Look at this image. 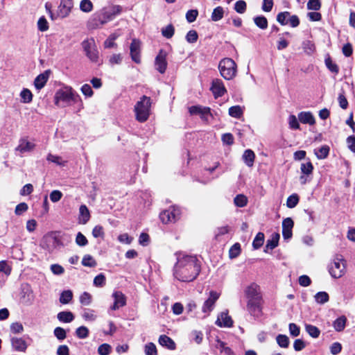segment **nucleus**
Masks as SVG:
<instances>
[{
    "label": "nucleus",
    "mask_w": 355,
    "mask_h": 355,
    "mask_svg": "<svg viewBox=\"0 0 355 355\" xmlns=\"http://www.w3.org/2000/svg\"><path fill=\"white\" fill-rule=\"evenodd\" d=\"M49 23L46 19L44 16L40 17L37 21V28L39 31L42 32L46 31L49 29Z\"/></svg>",
    "instance_id": "53"
},
{
    "label": "nucleus",
    "mask_w": 355,
    "mask_h": 355,
    "mask_svg": "<svg viewBox=\"0 0 355 355\" xmlns=\"http://www.w3.org/2000/svg\"><path fill=\"white\" fill-rule=\"evenodd\" d=\"M177 262L173 268L175 277L181 282H190L199 275L200 266L196 257L176 254Z\"/></svg>",
    "instance_id": "1"
},
{
    "label": "nucleus",
    "mask_w": 355,
    "mask_h": 355,
    "mask_svg": "<svg viewBox=\"0 0 355 355\" xmlns=\"http://www.w3.org/2000/svg\"><path fill=\"white\" fill-rule=\"evenodd\" d=\"M241 253V245L239 243H234L229 250V256L231 259L237 257Z\"/></svg>",
    "instance_id": "46"
},
{
    "label": "nucleus",
    "mask_w": 355,
    "mask_h": 355,
    "mask_svg": "<svg viewBox=\"0 0 355 355\" xmlns=\"http://www.w3.org/2000/svg\"><path fill=\"white\" fill-rule=\"evenodd\" d=\"M35 145L29 141L26 138H21L19 141V144L16 147L15 150L21 154L32 151L35 148Z\"/></svg>",
    "instance_id": "17"
},
{
    "label": "nucleus",
    "mask_w": 355,
    "mask_h": 355,
    "mask_svg": "<svg viewBox=\"0 0 355 355\" xmlns=\"http://www.w3.org/2000/svg\"><path fill=\"white\" fill-rule=\"evenodd\" d=\"M242 158L248 166L252 167L255 158L254 153L250 149L245 150L243 154Z\"/></svg>",
    "instance_id": "26"
},
{
    "label": "nucleus",
    "mask_w": 355,
    "mask_h": 355,
    "mask_svg": "<svg viewBox=\"0 0 355 355\" xmlns=\"http://www.w3.org/2000/svg\"><path fill=\"white\" fill-rule=\"evenodd\" d=\"M329 153V147L326 145L322 146L314 150L315 155L320 159L326 158L328 156Z\"/></svg>",
    "instance_id": "29"
},
{
    "label": "nucleus",
    "mask_w": 355,
    "mask_h": 355,
    "mask_svg": "<svg viewBox=\"0 0 355 355\" xmlns=\"http://www.w3.org/2000/svg\"><path fill=\"white\" fill-rule=\"evenodd\" d=\"M90 218V213L86 205H82L79 208L78 222L80 224H86Z\"/></svg>",
    "instance_id": "22"
},
{
    "label": "nucleus",
    "mask_w": 355,
    "mask_h": 355,
    "mask_svg": "<svg viewBox=\"0 0 355 355\" xmlns=\"http://www.w3.org/2000/svg\"><path fill=\"white\" fill-rule=\"evenodd\" d=\"M228 113L232 117L240 119L243 116V110L241 106L234 105L229 108Z\"/></svg>",
    "instance_id": "31"
},
{
    "label": "nucleus",
    "mask_w": 355,
    "mask_h": 355,
    "mask_svg": "<svg viewBox=\"0 0 355 355\" xmlns=\"http://www.w3.org/2000/svg\"><path fill=\"white\" fill-rule=\"evenodd\" d=\"M82 317L86 321H94L97 318L95 311L89 309H84Z\"/></svg>",
    "instance_id": "37"
},
{
    "label": "nucleus",
    "mask_w": 355,
    "mask_h": 355,
    "mask_svg": "<svg viewBox=\"0 0 355 355\" xmlns=\"http://www.w3.org/2000/svg\"><path fill=\"white\" fill-rule=\"evenodd\" d=\"M174 27L171 24H169L165 28H162V33L164 37L169 39L174 35Z\"/></svg>",
    "instance_id": "60"
},
{
    "label": "nucleus",
    "mask_w": 355,
    "mask_h": 355,
    "mask_svg": "<svg viewBox=\"0 0 355 355\" xmlns=\"http://www.w3.org/2000/svg\"><path fill=\"white\" fill-rule=\"evenodd\" d=\"M246 3L245 1H237L234 4V10L240 14L244 13L246 10Z\"/></svg>",
    "instance_id": "55"
},
{
    "label": "nucleus",
    "mask_w": 355,
    "mask_h": 355,
    "mask_svg": "<svg viewBox=\"0 0 355 355\" xmlns=\"http://www.w3.org/2000/svg\"><path fill=\"white\" fill-rule=\"evenodd\" d=\"M72 297L73 293L71 291H64L60 295V302L63 304H66L71 300Z\"/></svg>",
    "instance_id": "44"
},
{
    "label": "nucleus",
    "mask_w": 355,
    "mask_h": 355,
    "mask_svg": "<svg viewBox=\"0 0 355 355\" xmlns=\"http://www.w3.org/2000/svg\"><path fill=\"white\" fill-rule=\"evenodd\" d=\"M122 11V8L120 6H111L110 7L104 8L98 14H97V19L101 25L107 24V22L113 20L116 16L119 15Z\"/></svg>",
    "instance_id": "7"
},
{
    "label": "nucleus",
    "mask_w": 355,
    "mask_h": 355,
    "mask_svg": "<svg viewBox=\"0 0 355 355\" xmlns=\"http://www.w3.org/2000/svg\"><path fill=\"white\" fill-rule=\"evenodd\" d=\"M232 323L231 317L225 312H222L216 321V325L220 327H230Z\"/></svg>",
    "instance_id": "19"
},
{
    "label": "nucleus",
    "mask_w": 355,
    "mask_h": 355,
    "mask_svg": "<svg viewBox=\"0 0 355 355\" xmlns=\"http://www.w3.org/2000/svg\"><path fill=\"white\" fill-rule=\"evenodd\" d=\"M189 112L191 115H199L201 119L208 123L210 119L213 118L211 109L208 107L201 105H193L189 108Z\"/></svg>",
    "instance_id": "9"
},
{
    "label": "nucleus",
    "mask_w": 355,
    "mask_h": 355,
    "mask_svg": "<svg viewBox=\"0 0 355 355\" xmlns=\"http://www.w3.org/2000/svg\"><path fill=\"white\" fill-rule=\"evenodd\" d=\"M82 46L87 57L92 62L97 63L99 58V53L94 38H89L82 42Z\"/></svg>",
    "instance_id": "8"
},
{
    "label": "nucleus",
    "mask_w": 355,
    "mask_h": 355,
    "mask_svg": "<svg viewBox=\"0 0 355 355\" xmlns=\"http://www.w3.org/2000/svg\"><path fill=\"white\" fill-rule=\"evenodd\" d=\"M302 48L304 51L308 55L312 54L315 50L314 44L310 40L303 42Z\"/></svg>",
    "instance_id": "40"
},
{
    "label": "nucleus",
    "mask_w": 355,
    "mask_h": 355,
    "mask_svg": "<svg viewBox=\"0 0 355 355\" xmlns=\"http://www.w3.org/2000/svg\"><path fill=\"white\" fill-rule=\"evenodd\" d=\"M151 103L150 98L146 96H141L139 101L136 103L134 107V112L137 121L144 123L148 119Z\"/></svg>",
    "instance_id": "4"
},
{
    "label": "nucleus",
    "mask_w": 355,
    "mask_h": 355,
    "mask_svg": "<svg viewBox=\"0 0 355 355\" xmlns=\"http://www.w3.org/2000/svg\"><path fill=\"white\" fill-rule=\"evenodd\" d=\"M112 347L109 344L104 343L98 348V353L100 355H108L111 352Z\"/></svg>",
    "instance_id": "61"
},
{
    "label": "nucleus",
    "mask_w": 355,
    "mask_h": 355,
    "mask_svg": "<svg viewBox=\"0 0 355 355\" xmlns=\"http://www.w3.org/2000/svg\"><path fill=\"white\" fill-rule=\"evenodd\" d=\"M305 329L309 335L314 338H318L320 334V329L317 327L312 324H306Z\"/></svg>",
    "instance_id": "33"
},
{
    "label": "nucleus",
    "mask_w": 355,
    "mask_h": 355,
    "mask_svg": "<svg viewBox=\"0 0 355 355\" xmlns=\"http://www.w3.org/2000/svg\"><path fill=\"white\" fill-rule=\"evenodd\" d=\"M254 24L261 29H266L268 27L267 19L263 16H258L254 18Z\"/></svg>",
    "instance_id": "41"
},
{
    "label": "nucleus",
    "mask_w": 355,
    "mask_h": 355,
    "mask_svg": "<svg viewBox=\"0 0 355 355\" xmlns=\"http://www.w3.org/2000/svg\"><path fill=\"white\" fill-rule=\"evenodd\" d=\"M49 71H45L44 73H40L35 78L34 80V85L37 90L42 89L45 86L49 79Z\"/></svg>",
    "instance_id": "20"
},
{
    "label": "nucleus",
    "mask_w": 355,
    "mask_h": 355,
    "mask_svg": "<svg viewBox=\"0 0 355 355\" xmlns=\"http://www.w3.org/2000/svg\"><path fill=\"white\" fill-rule=\"evenodd\" d=\"M330 275L335 279L342 277L346 272V261L342 256H336L328 266Z\"/></svg>",
    "instance_id": "6"
},
{
    "label": "nucleus",
    "mask_w": 355,
    "mask_h": 355,
    "mask_svg": "<svg viewBox=\"0 0 355 355\" xmlns=\"http://www.w3.org/2000/svg\"><path fill=\"white\" fill-rule=\"evenodd\" d=\"M293 220L291 218H286L282 221V236L285 240L291 239L293 236Z\"/></svg>",
    "instance_id": "15"
},
{
    "label": "nucleus",
    "mask_w": 355,
    "mask_h": 355,
    "mask_svg": "<svg viewBox=\"0 0 355 355\" xmlns=\"http://www.w3.org/2000/svg\"><path fill=\"white\" fill-rule=\"evenodd\" d=\"M76 335L80 339L86 338L89 336V329L85 326H81L76 329Z\"/></svg>",
    "instance_id": "49"
},
{
    "label": "nucleus",
    "mask_w": 355,
    "mask_h": 355,
    "mask_svg": "<svg viewBox=\"0 0 355 355\" xmlns=\"http://www.w3.org/2000/svg\"><path fill=\"white\" fill-rule=\"evenodd\" d=\"M276 340L279 347L287 348L289 345L288 337L286 335L279 334L277 336Z\"/></svg>",
    "instance_id": "43"
},
{
    "label": "nucleus",
    "mask_w": 355,
    "mask_h": 355,
    "mask_svg": "<svg viewBox=\"0 0 355 355\" xmlns=\"http://www.w3.org/2000/svg\"><path fill=\"white\" fill-rule=\"evenodd\" d=\"M114 298V304L110 307L112 310L119 309L126 304V298L125 295L121 291H115L112 294Z\"/></svg>",
    "instance_id": "18"
},
{
    "label": "nucleus",
    "mask_w": 355,
    "mask_h": 355,
    "mask_svg": "<svg viewBox=\"0 0 355 355\" xmlns=\"http://www.w3.org/2000/svg\"><path fill=\"white\" fill-rule=\"evenodd\" d=\"M21 101L24 103H29L33 100V94L28 89H24L20 93Z\"/></svg>",
    "instance_id": "35"
},
{
    "label": "nucleus",
    "mask_w": 355,
    "mask_h": 355,
    "mask_svg": "<svg viewBox=\"0 0 355 355\" xmlns=\"http://www.w3.org/2000/svg\"><path fill=\"white\" fill-rule=\"evenodd\" d=\"M280 236L278 233L272 234V239L267 241L266 248L270 250L275 248L278 245Z\"/></svg>",
    "instance_id": "38"
},
{
    "label": "nucleus",
    "mask_w": 355,
    "mask_h": 355,
    "mask_svg": "<svg viewBox=\"0 0 355 355\" xmlns=\"http://www.w3.org/2000/svg\"><path fill=\"white\" fill-rule=\"evenodd\" d=\"M159 343L162 346L166 347L169 349H174L175 348V344L174 341L166 335H162L159 336Z\"/></svg>",
    "instance_id": "28"
},
{
    "label": "nucleus",
    "mask_w": 355,
    "mask_h": 355,
    "mask_svg": "<svg viewBox=\"0 0 355 355\" xmlns=\"http://www.w3.org/2000/svg\"><path fill=\"white\" fill-rule=\"evenodd\" d=\"M198 33L194 30L189 31L186 35V40L189 43L196 42L198 40Z\"/></svg>",
    "instance_id": "63"
},
{
    "label": "nucleus",
    "mask_w": 355,
    "mask_h": 355,
    "mask_svg": "<svg viewBox=\"0 0 355 355\" xmlns=\"http://www.w3.org/2000/svg\"><path fill=\"white\" fill-rule=\"evenodd\" d=\"M301 173L303 175H306L309 176L312 174L313 171V166L311 162H306L305 163H302L300 166Z\"/></svg>",
    "instance_id": "34"
},
{
    "label": "nucleus",
    "mask_w": 355,
    "mask_h": 355,
    "mask_svg": "<svg viewBox=\"0 0 355 355\" xmlns=\"http://www.w3.org/2000/svg\"><path fill=\"white\" fill-rule=\"evenodd\" d=\"M59 241L55 236H46L42 243L43 248L47 249L49 252L53 251L58 245Z\"/></svg>",
    "instance_id": "21"
},
{
    "label": "nucleus",
    "mask_w": 355,
    "mask_h": 355,
    "mask_svg": "<svg viewBox=\"0 0 355 355\" xmlns=\"http://www.w3.org/2000/svg\"><path fill=\"white\" fill-rule=\"evenodd\" d=\"M82 264L84 266L95 267L96 266V261L91 255L86 254L83 258Z\"/></svg>",
    "instance_id": "48"
},
{
    "label": "nucleus",
    "mask_w": 355,
    "mask_h": 355,
    "mask_svg": "<svg viewBox=\"0 0 355 355\" xmlns=\"http://www.w3.org/2000/svg\"><path fill=\"white\" fill-rule=\"evenodd\" d=\"M106 278L105 276L101 273L96 276L94 279V285L96 287H103L105 285Z\"/></svg>",
    "instance_id": "52"
},
{
    "label": "nucleus",
    "mask_w": 355,
    "mask_h": 355,
    "mask_svg": "<svg viewBox=\"0 0 355 355\" xmlns=\"http://www.w3.org/2000/svg\"><path fill=\"white\" fill-rule=\"evenodd\" d=\"M329 295L327 293L321 291L315 295V300L319 304H324L329 301Z\"/></svg>",
    "instance_id": "45"
},
{
    "label": "nucleus",
    "mask_w": 355,
    "mask_h": 355,
    "mask_svg": "<svg viewBox=\"0 0 355 355\" xmlns=\"http://www.w3.org/2000/svg\"><path fill=\"white\" fill-rule=\"evenodd\" d=\"M321 8L320 0H309L307 3V8L312 10H319Z\"/></svg>",
    "instance_id": "58"
},
{
    "label": "nucleus",
    "mask_w": 355,
    "mask_h": 355,
    "mask_svg": "<svg viewBox=\"0 0 355 355\" xmlns=\"http://www.w3.org/2000/svg\"><path fill=\"white\" fill-rule=\"evenodd\" d=\"M11 343L13 348L18 352H24L27 348L26 341L22 338H12Z\"/></svg>",
    "instance_id": "27"
},
{
    "label": "nucleus",
    "mask_w": 355,
    "mask_h": 355,
    "mask_svg": "<svg viewBox=\"0 0 355 355\" xmlns=\"http://www.w3.org/2000/svg\"><path fill=\"white\" fill-rule=\"evenodd\" d=\"M73 7V0H61L56 12V19L67 17Z\"/></svg>",
    "instance_id": "11"
},
{
    "label": "nucleus",
    "mask_w": 355,
    "mask_h": 355,
    "mask_svg": "<svg viewBox=\"0 0 355 355\" xmlns=\"http://www.w3.org/2000/svg\"><path fill=\"white\" fill-rule=\"evenodd\" d=\"M220 296V293L215 291H211L209 293L208 298L204 302L202 306V311L208 315L214 309L215 303Z\"/></svg>",
    "instance_id": "12"
},
{
    "label": "nucleus",
    "mask_w": 355,
    "mask_h": 355,
    "mask_svg": "<svg viewBox=\"0 0 355 355\" xmlns=\"http://www.w3.org/2000/svg\"><path fill=\"white\" fill-rule=\"evenodd\" d=\"M244 296L247 300L246 309L255 318L261 314L262 295L260 286L252 282L246 286L243 291Z\"/></svg>",
    "instance_id": "2"
},
{
    "label": "nucleus",
    "mask_w": 355,
    "mask_h": 355,
    "mask_svg": "<svg viewBox=\"0 0 355 355\" xmlns=\"http://www.w3.org/2000/svg\"><path fill=\"white\" fill-rule=\"evenodd\" d=\"M224 9L221 6H218L214 9L211 13V20L214 21H218L223 17Z\"/></svg>",
    "instance_id": "32"
},
{
    "label": "nucleus",
    "mask_w": 355,
    "mask_h": 355,
    "mask_svg": "<svg viewBox=\"0 0 355 355\" xmlns=\"http://www.w3.org/2000/svg\"><path fill=\"white\" fill-rule=\"evenodd\" d=\"M92 297L87 293L84 292L80 296V302L83 306H89L92 303Z\"/></svg>",
    "instance_id": "50"
},
{
    "label": "nucleus",
    "mask_w": 355,
    "mask_h": 355,
    "mask_svg": "<svg viewBox=\"0 0 355 355\" xmlns=\"http://www.w3.org/2000/svg\"><path fill=\"white\" fill-rule=\"evenodd\" d=\"M55 104L61 107L76 105L77 112L84 107L83 102L80 95L69 86H64L56 91L54 96Z\"/></svg>",
    "instance_id": "3"
},
{
    "label": "nucleus",
    "mask_w": 355,
    "mask_h": 355,
    "mask_svg": "<svg viewBox=\"0 0 355 355\" xmlns=\"http://www.w3.org/2000/svg\"><path fill=\"white\" fill-rule=\"evenodd\" d=\"M325 64H326V67L328 68V69L329 71H331V72H333L334 73H338V71H339L338 67L337 66L336 64L333 62V61L331 60L330 58L325 59Z\"/></svg>",
    "instance_id": "59"
},
{
    "label": "nucleus",
    "mask_w": 355,
    "mask_h": 355,
    "mask_svg": "<svg viewBox=\"0 0 355 355\" xmlns=\"http://www.w3.org/2000/svg\"><path fill=\"white\" fill-rule=\"evenodd\" d=\"M57 317L62 322H71L74 319L73 313L70 311H61L58 314Z\"/></svg>",
    "instance_id": "30"
},
{
    "label": "nucleus",
    "mask_w": 355,
    "mask_h": 355,
    "mask_svg": "<svg viewBox=\"0 0 355 355\" xmlns=\"http://www.w3.org/2000/svg\"><path fill=\"white\" fill-rule=\"evenodd\" d=\"M299 121L304 124L313 125L315 123L313 115L310 112H301L298 114Z\"/></svg>",
    "instance_id": "23"
},
{
    "label": "nucleus",
    "mask_w": 355,
    "mask_h": 355,
    "mask_svg": "<svg viewBox=\"0 0 355 355\" xmlns=\"http://www.w3.org/2000/svg\"><path fill=\"white\" fill-rule=\"evenodd\" d=\"M218 69L220 75L225 80H230L236 76L237 66L236 62L232 58H226L220 61Z\"/></svg>",
    "instance_id": "5"
},
{
    "label": "nucleus",
    "mask_w": 355,
    "mask_h": 355,
    "mask_svg": "<svg viewBox=\"0 0 355 355\" xmlns=\"http://www.w3.org/2000/svg\"><path fill=\"white\" fill-rule=\"evenodd\" d=\"M290 16L288 12H279L277 16V21L282 25H286L288 23V17Z\"/></svg>",
    "instance_id": "56"
},
{
    "label": "nucleus",
    "mask_w": 355,
    "mask_h": 355,
    "mask_svg": "<svg viewBox=\"0 0 355 355\" xmlns=\"http://www.w3.org/2000/svg\"><path fill=\"white\" fill-rule=\"evenodd\" d=\"M144 352L146 355H157V348L154 343H148L144 346Z\"/></svg>",
    "instance_id": "51"
},
{
    "label": "nucleus",
    "mask_w": 355,
    "mask_h": 355,
    "mask_svg": "<svg viewBox=\"0 0 355 355\" xmlns=\"http://www.w3.org/2000/svg\"><path fill=\"white\" fill-rule=\"evenodd\" d=\"M348 148L354 153H355V137L349 136L346 140Z\"/></svg>",
    "instance_id": "64"
},
{
    "label": "nucleus",
    "mask_w": 355,
    "mask_h": 355,
    "mask_svg": "<svg viewBox=\"0 0 355 355\" xmlns=\"http://www.w3.org/2000/svg\"><path fill=\"white\" fill-rule=\"evenodd\" d=\"M130 56L132 60L139 64L141 62L140 49L141 43L137 39H133L130 45Z\"/></svg>",
    "instance_id": "16"
},
{
    "label": "nucleus",
    "mask_w": 355,
    "mask_h": 355,
    "mask_svg": "<svg viewBox=\"0 0 355 355\" xmlns=\"http://www.w3.org/2000/svg\"><path fill=\"white\" fill-rule=\"evenodd\" d=\"M123 57L120 53L112 54L109 58V63L113 66L114 64H120L122 62Z\"/></svg>",
    "instance_id": "57"
},
{
    "label": "nucleus",
    "mask_w": 355,
    "mask_h": 355,
    "mask_svg": "<svg viewBox=\"0 0 355 355\" xmlns=\"http://www.w3.org/2000/svg\"><path fill=\"white\" fill-rule=\"evenodd\" d=\"M210 89L215 98L223 96L227 92L223 81L218 78L213 80Z\"/></svg>",
    "instance_id": "14"
},
{
    "label": "nucleus",
    "mask_w": 355,
    "mask_h": 355,
    "mask_svg": "<svg viewBox=\"0 0 355 355\" xmlns=\"http://www.w3.org/2000/svg\"><path fill=\"white\" fill-rule=\"evenodd\" d=\"M234 202L238 207H244L248 204V198L243 194H239L234 198Z\"/></svg>",
    "instance_id": "36"
},
{
    "label": "nucleus",
    "mask_w": 355,
    "mask_h": 355,
    "mask_svg": "<svg viewBox=\"0 0 355 355\" xmlns=\"http://www.w3.org/2000/svg\"><path fill=\"white\" fill-rule=\"evenodd\" d=\"M180 215V209L178 207H171L168 209L163 211L159 214V218L162 223H168L175 222Z\"/></svg>",
    "instance_id": "10"
},
{
    "label": "nucleus",
    "mask_w": 355,
    "mask_h": 355,
    "mask_svg": "<svg viewBox=\"0 0 355 355\" xmlns=\"http://www.w3.org/2000/svg\"><path fill=\"white\" fill-rule=\"evenodd\" d=\"M347 321V318L345 315H341L336 319L333 322V327L335 331L338 332L343 331L346 327Z\"/></svg>",
    "instance_id": "25"
},
{
    "label": "nucleus",
    "mask_w": 355,
    "mask_h": 355,
    "mask_svg": "<svg viewBox=\"0 0 355 355\" xmlns=\"http://www.w3.org/2000/svg\"><path fill=\"white\" fill-rule=\"evenodd\" d=\"M299 202V197L297 194L294 193L290 196L286 200V206L288 208H294Z\"/></svg>",
    "instance_id": "47"
},
{
    "label": "nucleus",
    "mask_w": 355,
    "mask_h": 355,
    "mask_svg": "<svg viewBox=\"0 0 355 355\" xmlns=\"http://www.w3.org/2000/svg\"><path fill=\"white\" fill-rule=\"evenodd\" d=\"M46 159L49 162L56 164L58 166H64L65 162L62 159L57 155L49 154Z\"/></svg>",
    "instance_id": "54"
},
{
    "label": "nucleus",
    "mask_w": 355,
    "mask_h": 355,
    "mask_svg": "<svg viewBox=\"0 0 355 355\" xmlns=\"http://www.w3.org/2000/svg\"><path fill=\"white\" fill-rule=\"evenodd\" d=\"M264 242V234L262 232H259L252 242V246L254 249H259Z\"/></svg>",
    "instance_id": "42"
},
{
    "label": "nucleus",
    "mask_w": 355,
    "mask_h": 355,
    "mask_svg": "<svg viewBox=\"0 0 355 355\" xmlns=\"http://www.w3.org/2000/svg\"><path fill=\"white\" fill-rule=\"evenodd\" d=\"M214 347L216 349H218L221 354L223 353L225 355H234L233 351L226 345V343L219 338H216Z\"/></svg>",
    "instance_id": "24"
},
{
    "label": "nucleus",
    "mask_w": 355,
    "mask_h": 355,
    "mask_svg": "<svg viewBox=\"0 0 355 355\" xmlns=\"http://www.w3.org/2000/svg\"><path fill=\"white\" fill-rule=\"evenodd\" d=\"M28 205L26 202H21L18 204L15 209V214L17 216L21 215L23 213L28 210Z\"/></svg>",
    "instance_id": "62"
},
{
    "label": "nucleus",
    "mask_w": 355,
    "mask_h": 355,
    "mask_svg": "<svg viewBox=\"0 0 355 355\" xmlns=\"http://www.w3.org/2000/svg\"><path fill=\"white\" fill-rule=\"evenodd\" d=\"M166 56L167 53L161 49L155 58V69L161 73H164L166 71L167 67Z\"/></svg>",
    "instance_id": "13"
},
{
    "label": "nucleus",
    "mask_w": 355,
    "mask_h": 355,
    "mask_svg": "<svg viewBox=\"0 0 355 355\" xmlns=\"http://www.w3.org/2000/svg\"><path fill=\"white\" fill-rule=\"evenodd\" d=\"M80 9L84 12H90L93 10V3L90 0H82L80 3Z\"/></svg>",
    "instance_id": "39"
}]
</instances>
